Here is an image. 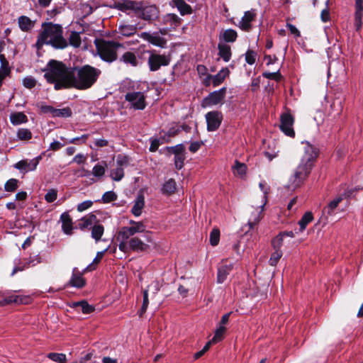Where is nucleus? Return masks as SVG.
Instances as JSON below:
<instances>
[{
    "instance_id": "9d476101",
    "label": "nucleus",
    "mask_w": 363,
    "mask_h": 363,
    "mask_svg": "<svg viewBox=\"0 0 363 363\" xmlns=\"http://www.w3.org/2000/svg\"><path fill=\"white\" fill-rule=\"evenodd\" d=\"M111 7L121 11H132L138 13L142 8V2L133 0H116Z\"/></svg>"
},
{
    "instance_id": "cd10ccee",
    "label": "nucleus",
    "mask_w": 363,
    "mask_h": 363,
    "mask_svg": "<svg viewBox=\"0 0 363 363\" xmlns=\"http://www.w3.org/2000/svg\"><path fill=\"white\" fill-rule=\"evenodd\" d=\"M10 121L13 125H18L26 123L28 121V117L23 112H16L10 114Z\"/></svg>"
},
{
    "instance_id": "9b49d317",
    "label": "nucleus",
    "mask_w": 363,
    "mask_h": 363,
    "mask_svg": "<svg viewBox=\"0 0 363 363\" xmlns=\"http://www.w3.org/2000/svg\"><path fill=\"white\" fill-rule=\"evenodd\" d=\"M162 34L164 33L162 30L153 33L143 32L139 36L155 46L164 48L167 45V40L161 35Z\"/></svg>"
},
{
    "instance_id": "393cba45",
    "label": "nucleus",
    "mask_w": 363,
    "mask_h": 363,
    "mask_svg": "<svg viewBox=\"0 0 363 363\" xmlns=\"http://www.w3.org/2000/svg\"><path fill=\"white\" fill-rule=\"evenodd\" d=\"M218 55L225 62H228L231 58V50L228 45L219 43L218 45Z\"/></svg>"
},
{
    "instance_id": "e433bc0d",
    "label": "nucleus",
    "mask_w": 363,
    "mask_h": 363,
    "mask_svg": "<svg viewBox=\"0 0 363 363\" xmlns=\"http://www.w3.org/2000/svg\"><path fill=\"white\" fill-rule=\"evenodd\" d=\"M73 307L74 308H80L82 313L84 314L91 313L94 310V307L89 305L86 301H82L79 302H75L73 303Z\"/></svg>"
},
{
    "instance_id": "de8ad7c7",
    "label": "nucleus",
    "mask_w": 363,
    "mask_h": 363,
    "mask_svg": "<svg viewBox=\"0 0 363 363\" xmlns=\"http://www.w3.org/2000/svg\"><path fill=\"white\" fill-rule=\"evenodd\" d=\"M17 137L20 140H29L32 137L31 132L27 128H19L17 132Z\"/></svg>"
},
{
    "instance_id": "a18cd8bd",
    "label": "nucleus",
    "mask_w": 363,
    "mask_h": 363,
    "mask_svg": "<svg viewBox=\"0 0 363 363\" xmlns=\"http://www.w3.org/2000/svg\"><path fill=\"white\" fill-rule=\"evenodd\" d=\"M281 257V250H274V252L272 254L271 257L269 260V264L271 266H276Z\"/></svg>"
},
{
    "instance_id": "c03bdc74",
    "label": "nucleus",
    "mask_w": 363,
    "mask_h": 363,
    "mask_svg": "<svg viewBox=\"0 0 363 363\" xmlns=\"http://www.w3.org/2000/svg\"><path fill=\"white\" fill-rule=\"evenodd\" d=\"M48 357L51 360L59 362V363H65L66 361V355L64 354L59 353H49Z\"/></svg>"
},
{
    "instance_id": "6e6552de",
    "label": "nucleus",
    "mask_w": 363,
    "mask_h": 363,
    "mask_svg": "<svg viewBox=\"0 0 363 363\" xmlns=\"http://www.w3.org/2000/svg\"><path fill=\"white\" fill-rule=\"evenodd\" d=\"M143 236L144 240H142L138 236H132L129 238L130 250L135 252H144L149 247V243L152 242L151 233L149 231L145 232Z\"/></svg>"
},
{
    "instance_id": "6ab92c4d",
    "label": "nucleus",
    "mask_w": 363,
    "mask_h": 363,
    "mask_svg": "<svg viewBox=\"0 0 363 363\" xmlns=\"http://www.w3.org/2000/svg\"><path fill=\"white\" fill-rule=\"evenodd\" d=\"M62 222V230L66 235H72V220L67 212L63 213L60 216Z\"/></svg>"
},
{
    "instance_id": "4be33fe9",
    "label": "nucleus",
    "mask_w": 363,
    "mask_h": 363,
    "mask_svg": "<svg viewBox=\"0 0 363 363\" xmlns=\"http://www.w3.org/2000/svg\"><path fill=\"white\" fill-rule=\"evenodd\" d=\"M106 162L96 164L91 171V175H93L96 179H91L93 182L100 180L104 176L106 172Z\"/></svg>"
},
{
    "instance_id": "20e7f679",
    "label": "nucleus",
    "mask_w": 363,
    "mask_h": 363,
    "mask_svg": "<svg viewBox=\"0 0 363 363\" xmlns=\"http://www.w3.org/2000/svg\"><path fill=\"white\" fill-rule=\"evenodd\" d=\"M119 46V44L113 41L102 40L96 43L97 52L101 60L112 62L117 58L116 50Z\"/></svg>"
},
{
    "instance_id": "79ce46f5",
    "label": "nucleus",
    "mask_w": 363,
    "mask_h": 363,
    "mask_svg": "<svg viewBox=\"0 0 363 363\" xmlns=\"http://www.w3.org/2000/svg\"><path fill=\"white\" fill-rule=\"evenodd\" d=\"M72 116V111L69 107L57 109L55 108L52 117L68 118Z\"/></svg>"
},
{
    "instance_id": "37998d69",
    "label": "nucleus",
    "mask_w": 363,
    "mask_h": 363,
    "mask_svg": "<svg viewBox=\"0 0 363 363\" xmlns=\"http://www.w3.org/2000/svg\"><path fill=\"white\" fill-rule=\"evenodd\" d=\"M226 328L223 325H219L216 330L215 335L212 338V342L216 343L223 339V335L225 334Z\"/></svg>"
},
{
    "instance_id": "a211bd4d",
    "label": "nucleus",
    "mask_w": 363,
    "mask_h": 363,
    "mask_svg": "<svg viewBox=\"0 0 363 363\" xmlns=\"http://www.w3.org/2000/svg\"><path fill=\"white\" fill-rule=\"evenodd\" d=\"M233 268V264L232 263L229 264H222L218 268V274H217V281L219 284L223 283L230 272L232 271Z\"/></svg>"
},
{
    "instance_id": "bb28decb",
    "label": "nucleus",
    "mask_w": 363,
    "mask_h": 363,
    "mask_svg": "<svg viewBox=\"0 0 363 363\" xmlns=\"http://www.w3.org/2000/svg\"><path fill=\"white\" fill-rule=\"evenodd\" d=\"M121 61L132 67H136L138 65L137 56L131 52H125L121 57Z\"/></svg>"
},
{
    "instance_id": "5fc2aeb1",
    "label": "nucleus",
    "mask_w": 363,
    "mask_h": 363,
    "mask_svg": "<svg viewBox=\"0 0 363 363\" xmlns=\"http://www.w3.org/2000/svg\"><path fill=\"white\" fill-rule=\"evenodd\" d=\"M116 199V194L112 191H106L102 196V201L104 203H109L115 201Z\"/></svg>"
},
{
    "instance_id": "69168bd1",
    "label": "nucleus",
    "mask_w": 363,
    "mask_h": 363,
    "mask_svg": "<svg viewBox=\"0 0 363 363\" xmlns=\"http://www.w3.org/2000/svg\"><path fill=\"white\" fill-rule=\"evenodd\" d=\"M41 110V111L44 113H50L52 116H53L54 111L55 108L52 106L41 104L38 106Z\"/></svg>"
},
{
    "instance_id": "338daca9",
    "label": "nucleus",
    "mask_w": 363,
    "mask_h": 363,
    "mask_svg": "<svg viewBox=\"0 0 363 363\" xmlns=\"http://www.w3.org/2000/svg\"><path fill=\"white\" fill-rule=\"evenodd\" d=\"M94 144L95 147H104L108 145V141L104 138H96L94 140Z\"/></svg>"
},
{
    "instance_id": "680f3d73",
    "label": "nucleus",
    "mask_w": 363,
    "mask_h": 363,
    "mask_svg": "<svg viewBox=\"0 0 363 363\" xmlns=\"http://www.w3.org/2000/svg\"><path fill=\"white\" fill-rule=\"evenodd\" d=\"M92 205H93V201H91L90 200L84 201L78 204L77 211L79 212L84 211L87 210L88 208H89Z\"/></svg>"
},
{
    "instance_id": "4468645a",
    "label": "nucleus",
    "mask_w": 363,
    "mask_h": 363,
    "mask_svg": "<svg viewBox=\"0 0 363 363\" xmlns=\"http://www.w3.org/2000/svg\"><path fill=\"white\" fill-rule=\"evenodd\" d=\"M41 160V156H38L32 160H23L16 163L14 167L23 173L34 171Z\"/></svg>"
},
{
    "instance_id": "2f4dec72",
    "label": "nucleus",
    "mask_w": 363,
    "mask_h": 363,
    "mask_svg": "<svg viewBox=\"0 0 363 363\" xmlns=\"http://www.w3.org/2000/svg\"><path fill=\"white\" fill-rule=\"evenodd\" d=\"M172 3L177 8L182 16L191 13V6L184 0H173Z\"/></svg>"
},
{
    "instance_id": "ea45409f",
    "label": "nucleus",
    "mask_w": 363,
    "mask_h": 363,
    "mask_svg": "<svg viewBox=\"0 0 363 363\" xmlns=\"http://www.w3.org/2000/svg\"><path fill=\"white\" fill-rule=\"evenodd\" d=\"M259 186L261 189V191L263 192V196H262V203L261 204V209L259 210V213H261L262 211H264V207L267 203V194L269 193V186H267V184L264 182H262L259 183Z\"/></svg>"
},
{
    "instance_id": "1a4fd4ad",
    "label": "nucleus",
    "mask_w": 363,
    "mask_h": 363,
    "mask_svg": "<svg viewBox=\"0 0 363 363\" xmlns=\"http://www.w3.org/2000/svg\"><path fill=\"white\" fill-rule=\"evenodd\" d=\"M130 226H124L121 228V236L125 239L130 238L135 235L136 233H141L146 232V226L142 221H135L130 220L129 221Z\"/></svg>"
},
{
    "instance_id": "58836bf2",
    "label": "nucleus",
    "mask_w": 363,
    "mask_h": 363,
    "mask_svg": "<svg viewBox=\"0 0 363 363\" xmlns=\"http://www.w3.org/2000/svg\"><path fill=\"white\" fill-rule=\"evenodd\" d=\"M118 240H119L118 248L121 251L123 252H127L130 250V245L129 242V238L125 239L121 236V232H118Z\"/></svg>"
},
{
    "instance_id": "c9c22d12",
    "label": "nucleus",
    "mask_w": 363,
    "mask_h": 363,
    "mask_svg": "<svg viewBox=\"0 0 363 363\" xmlns=\"http://www.w3.org/2000/svg\"><path fill=\"white\" fill-rule=\"evenodd\" d=\"M233 174L236 176L242 177L246 174L247 166L244 163H241L236 160L233 166Z\"/></svg>"
},
{
    "instance_id": "423d86ee",
    "label": "nucleus",
    "mask_w": 363,
    "mask_h": 363,
    "mask_svg": "<svg viewBox=\"0 0 363 363\" xmlns=\"http://www.w3.org/2000/svg\"><path fill=\"white\" fill-rule=\"evenodd\" d=\"M125 99L135 110H143L146 107L145 96L143 91H129L125 95Z\"/></svg>"
},
{
    "instance_id": "a878e982",
    "label": "nucleus",
    "mask_w": 363,
    "mask_h": 363,
    "mask_svg": "<svg viewBox=\"0 0 363 363\" xmlns=\"http://www.w3.org/2000/svg\"><path fill=\"white\" fill-rule=\"evenodd\" d=\"M177 189L176 182L173 179H169L166 181L161 189V192L164 195H171L174 194Z\"/></svg>"
},
{
    "instance_id": "39448f33",
    "label": "nucleus",
    "mask_w": 363,
    "mask_h": 363,
    "mask_svg": "<svg viewBox=\"0 0 363 363\" xmlns=\"http://www.w3.org/2000/svg\"><path fill=\"white\" fill-rule=\"evenodd\" d=\"M130 159L124 155L116 157V164L110 171V177L116 182L121 181L124 177V169L129 165Z\"/></svg>"
},
{
    "instance_id": "603ef678",
    "label": "nucleus",
    "mask_w": 363,
    "mask_h": 363,
    "mask_svg": "<svg viewBox=\"0 0 363 363\" xmlns=\"http://www.w3.org/2000/svg\"><path fill=\"white\" fill-rule=\"evenodd\" d=\"M57 191L55 189H50L45 195V199L48 203H52L57 199Z\"/></svg>"
},
{
    "instance_id": "7c9ffc66",
    "label": "nucleus",
    "mask_w": 363,
    "mask_h": 363,
    "mask_svg": "<svg viewBox=\"0 0 363 363\" xmlns=\"http://www.w3.org/2000/svg\"><path fill=\"white\" fill-rule=\"evenodd\" d=\"M96 220V216L89 214L87 216L82 218L79 223L78 225L81 230H85L91 228L94 225V223Z\"/></svg>"
},
{
    "instance_id": "aec40b11",
    "label": "nucleus",
    "mask_w": 363,
    "mask_h": 363,
    "mask_svg": "<svg viewBox=\"0 0 363 363\" xmlns=\"http://www.w3.org/2000/svg\"><path fill=\"white\" fill-rule=\"evenodd\" d=\"M69 284L71 286L78 289L82 288L85 285V280L77 268L73 269Z\"/></svg>"
},
{
    "instance_id": "5701e85b",
    "label": "nucleus",
    "mask_w": 363,
    "mask_h": 363,
    "mask_svg": "<svg viewBox=\"0 0 363 363\" xmlns=\"http://www.w3.org/2000/svg\"><path fill=\"white\" fill-rule=\"evenodd\" d=\"M138 30L137 25L121 24L118 33L123 36L129 37L134 35Z\"/></svg>"
},
{
    "instance_id": "4d7b16f0",
    "label": "nucleus",
    "mask_w": 363,
    "mask_h": 363,
    "mask_svg": "<svg viewBox=\"0 0 363 363\" xmlns=\"http://www.w3.org/2000/svg\"><path fill=\"white\" fill-rule=\"evenodd\" d=\"M165 21L170 22L173 26H177L179 24L180 18L174 13H169L165 16Z\"/></svg>"
},
{
    "instance_id": "4c0bfd02",
    "label": "nucleus",
    "mask_w": 363,
    "mask_h": 363,
    "mask_svg": "<svg viewBox=\"0 0 363 363\" xmlns=\"http://www.w3.org/2000/svg\"><path fill=\"white\" fill-rule=\"evenodd\" d=\"M313 214L311 212H306L298 221V225H300V230H304L307 225L309 223H311L313 220Z\"/></svg>"
},
{
    "instance_id": "3c124183",
    "label": "nucleus",
    "mask_w": 363,
    "mask_h": 363,
    "mask_svg": "<svg viewBox=\"0 0 363 363\" xmlns=\"http://www.w3.org/2000/svg\"><path fill=\"white\" fill-rule=\"evenodd\" d=\"M220 238V231L218 229H213L210 233V242L213 246L218 244Z\"/></svg>"
},
{
    "instance_id": "0e129e2a",
    "label": "nucleus",
    "mask_w": 363,
    "mask_h": 363,
    "mask_svg": "<svg viewBox=\"0 0 363 363\" xmlns=\"http://www.w3.org/2000/svg\"><path fill=\"white\" fill-rule=\"evenodd\" d=\"M87 135H82L81 137L73 138L67 140V143H72V144H79V142L81 141L82 143H84L86 140L87 139Z\"/></svg>"
},
{
    "instance_id": "13d9d810",
    "label": "nucleus",
    "mask_w": 363,
    "mask_h": 363,
    "mask_svg": "<svg viewBox=\"0 0 363 363\" xmlns=\"http://www.w3.org/2000/svg\"><path fill=\"white\" fill-rule=\"evenodd\" d=\"M262 76L266 79H274L276 81H279L281 79V74H280L279 70H277V72H266L262 74Z\"/></svg>"
},
{
    "instance_id": "6e6d98bb",
    "label": "nucleus",
    "mask_w": 363,
    "mask_h": 363,
    "mask_svg": "<svg viewBox=\"0 0 363 363\" xmlns=\"http://www.w3.org/2000/svg\"><path fill=\"white\" fill-rule=\"evenodd\" d=\"M256 57L257 53L255 51L248 50L245 53V61L247 64L252 65L255 64L256 61Z\"/></svg>"
},
{
    "instance_id": "f8f14e48",
    "label": "nucleus",
    "mask_w": 363,
    "mask_h": 363,
    "mask_svg": "<svg viewBox=\"0 0 363 363\" xmlns=\"http://www.w3.org/2000/svg\"><path fill=\"white\" fill-rule=\"evenodd\" d=\"M225 87H223L219 90L211 92L203 99L202 106L210 107L218 104L225 98Z\"/></svg>"
},
{
    "instance_id": "09e8293b",
    "label": "nucleus",
    "mask_w": 363,
    "mask_h": 363,
    "mask_svg": "<svg viewBox=\"0 0 363 363\" xmlns=\"http://www.w3.org/2000/svg\"><path fill=\"white\" fill-rule=\"evenodd\" d=\"M22 84L26 88L32 89L35 86L37 81L34 77L28 76L23 79Z\"/></svg>"
},
{
    "instance_id": "49530a36",
    "label": "nucleus",
    "mask_w": 363,
    "mask_h": 363,
    "mask_svg": "<svg viewBox=\"0 0 363 363\" xmlns=\"http://www.w3.org/2000/svg\"><path fill=\"white\" fill-rule=\"evenodd\" d=\"M18 181L16 179H9L4 185L5 190L9 192L14 191L18 187Z\"/></svg>"
},
{
    "instance_id": "a19ab883",
    "label": "nucleus",
    "mask_w": 363,
    "mask_h": 363,
    "mask_svg": "<svg viewBox=\"0 0 363 363\" xmlns=\"http://www.w3.org/2000/svg\"><path fill=\"white\" fill-rule=\"evenodd\" d=\"M69 43L70 45L74 48H79L82 43L79 33L72 31L69 38Z\"/></svg>"
},
{
    "instance_id": "bf43d9fd",
    "label": "nucleus",
    "mask_w": 363,
    "mask_h": 363,
    "mask_svg": "<svg viewBox=\"0 0 363 363\" xmlns=\"http://www.w3.org/2000/svg\"><path fill=\"white\" fill-rule=\"evenodd\" d=\"M148 304H149L148 291L144 290L143 305H142V307L140 309V315H142L146 311Z\"/></svg>"
},
{
    "instance_id": "0eeeda50",
    "label": "nucleus",
    "mask_w": 363,
    "mask_h": 363,
    "mask_svg": "<svg viewBox=\"0 0 363 363\" xmlns=\"http://www.w3.org/2000/svg\"><path fill=\"white\" fill-rule=\"evenodd\" d=\"M150 56L148 57L147 64L150 70L155 72L160 69L162 66H167L171 60L169 55H160L155 53V51H149Z\"/></svg>"
},
{
    "instance_id": "ddd939ff",
    "label": "nucleus",
    "mask_w": 363,
    "mask_h": 363,
    "mask_svg": "<svg viewBox=\"0 0 363 363\" xmlns=\"http://www.w3.org/2000/svg\"><path fill=\"white\" fill-rule=\"evenodd\" d=\"M206 121L207 123L208 131L213 132L216 130L220 125L223 115L218 111H209L206 114Z\"/></svg>"
},
{
    "instance_id": "c85d7f7f",
    "label": "nucleus",
    "mask_w": 363,
    "mask_h": 363,
    "mask_svg": "<svg viewBox=\"0 0 363 363\" xmlns=\"http://www.w3.org/2000/svg\"><path fill=\"white\" fill-rule=\"evenodd\" d=\"M230 74V71L228 67L222 68L218 73L212 77V82L214 86H218L221 84L226 77Z\"/></svg>"
},
{
    "instance_id": "774afa93",
    "label": "nucleus",
    "mask_w": 363,
    "mask_h": 363,
    "mask_svg": "<svg viewBox=\"0 0 363 363\" xmlns=\"http://www.w3.org/2000/svg\"><path fill=\"white\" fill-rule=\"evenodd\" d=\"M355 14L363 15V0H355Z\"/></svg>"
},
{
    "instance_id": "dca6fc26",
    "label": "nucleus",
    "mask_w": 363,
    "mask_h": 363,
    "mask_svg": "<svg viewBox=\"0 0 363 363\" xmlns=\"http://www.w3.org/2000/svg\"><path fill=\"white\" fill-rule=\"evenodd\" d=\"M138 13L143 19L149 21H155L159 15L158 9L155 5L143 6L142 4V8Z\"/></svg>"
},
{
    "instance_id": "864d4df0",
    "label": "nucleus",
    "mask_w": 363,
    "mask_h": 363,
    "mask_svg": "<svg viewBox=\"0 0 363 363\" xmlns=\"http://www.w3.org/2000/svg\"><path fill=\"white\" fill-rule=\"evenodd\" d=\"M185 160L184 154H177L174 155V164L177 169H181L184 167Z\"/></svg>"
},
{
    "instance_id": "b1692460",
    "label": "nucleus",
    "mask_w": 363,
    "mask_h": 363,
    "mask_svg": "<svg viewBox=\"0 0 363 363\" xmlns=\"http://www.w3.org/2000/svg\"><path fill=\"white\" fill-rule=\"evenodd\" d=\"M237 38V32L231 28L222 31L220 35V40H223L225 43H234Z\"/></svg>"
},
{
    "instance_id": "f257e3e1",
    "label": "nucleus",
    "mask_w": 363,
    "mask_h": 363,
    "mask_svg": "<svg viewBox=\"0 0 363 363\" xmlns=\"http://www.w3.org/2000/svg\"><path fill=\"white\" fill-rule=\"evenodd\" d=\"M100 74V69L90 65L71 67L52 60L47 65L44 77L54 84L55 90L69 88L86 90L96 83Z\"/></svg>"
},
{
    "instance_id": "7ed1b4c3",
    "label": "nucleus",
    "mask_w": 363,
    "mask_h": 363,
    "mask_svg": "<svg viewBox=\"0 0 363 363\" xmlns=\"http://www.w3.org/2000/svg\"><path fill=\"white\" fill-rule=\"evenodd\" d=\"M63 29L60 25L52 23L43 24V30L39 35L36 46L41 48L44 44L50 45L56 49H64L68 43L63 35Z\"/></svg>"
},
{
    "instance_id": "2eb2a0df",
    "label": "nucleus",
    "mask_w": 363,
    "mask_h": 363,
    "mask_svg": "<svg viewBox=\"0 0 363 363\" xmlns=\"http://www.w3.org/2000/svg\"><path fill=\"white\" fill-rule=\"evenodd\" d=\"M294 118L291 115L284 113L281 116L280 129L285 135L290 137H294L295 135L294 128Z\"/></svg>"
},
{
    "instance_id": "e2e57ef3",
    "label": "nucleus",
    "mask_w": 363,
    "mask_h": 363,
    "mask_svg": "<svg viewBox=\"0 0 363 363\" xmlns=\"http://www.w3.org/2000/svg\"><path fill=\"white\" fill-rule=\"evenodd\" d=\"M168 150L172 152L174 155L177 154H184V147L182 144H179L175 146L168 147Z\"/></svg>"
},
{
    "instance_id": "052dcab7",
    "label": "nucleus",
    "mask_w": 363,
    "mask_h": 363,
    "mask_svg": "<svg viewBox=\"0 0 363 363\" xmlns=\"http://www.w3.org/2000/svg\"><path fill=\"white\" fill-rule=\"evenodd\" d=\"M106 250L97 252L96 257L93 260V262L87 266V267H86L87 270L91 271L94 269V267H93L94 264H96L100 262V260L102 259Z\"/></svg>"
},
{
    "instance_id": "c756f323",
    "label": "nucleus",
    "mask_w": 363,
    "mask_h": 363,
    "mask_svg": "<svg viewBox=\"0 0 363 363\" xmlns=\"http://www.w3.org/2000/svg\"><path fill=\"white\" fill-rule=\"evenodd\" d=\"M145 205V199L143 195H139L135 201L131 212L135 216L141 215L142 209Z\"/></svg>"
},
{
    "instance_id": "72a5a7b5",
    "label": "nucleus",
    "mask_w": 363,
    "mask_h": 363,
    "mask_svg": "<svg viewBox=\"0 0 363 363\" xmlns=\"http://www.w3.org/2000/svg\"><path fill=\"white\" fill-rule=\"evenodd\" d=\"M104 232V228L101 224H94L91 227V238L94 239L96 242H99L101 240Z\"/></svg>"
},
{
    "instance_id": "f3484780",
    "label": "nucleus",
    "mask_w": 363,
    "mask_h": 363,
    "mask_svg": "<svg viewBox=\"0 0 363 363\" xmlns=\"http://www.w3.org/2000/svg\"><path fill=\"white\" fill-rule=\"evenodd\" d=\"M256 17L255 10L245 11L244 16L240 20L237 26L244 31H250L252 28V22Z\"/></svg>"
},
{
    "instance_id": "8fccbe9b",
    "label": "nucleus",
    "mask_w": 363,
    "mask_h": 363,
    "mask_svg": "<svg viewBox=\"0 0 363 363\" xmlns=\"http://www.w3.org/2000/svg\"><path fill=\"white\" fill-rule=\"evenodd\" d=\"M284 234H279L272 241V245L274 250H281V247L283 243Z\"/></svg>"
},
{
    "instance_id": "473e14b6",
    "label": "nucleus",
    "mask_w": 363,
    "mask_h": 363,
    "mask_svg": "<svg viewBox=\"0 0 363 363\" xmlns=\"http://www.w3.org/2000/svg\"><path fill=\"white\" fill-rule=\"evenodd\" d=\"M261 209V205L257 206L255 211L252 213L251 217L248 220L247 225L250 229H252L255 225H256L259 220H261V215L263 211L259 213V210Z\"/></svg>"
},
{
    "instance_id": "f03ea898",
    "label": "nucleus",
    "mask_w": 363,
    "mask_h": 363,
    "mask_svg": "<svg viewBox=\"0 0 363 363\" xmlns=\"http://www.w3.org/2000/svg\"><path fill=\"white\" fill-rule=\"evenodd\" d=\"M304 153L294 174L289 179V188L299 186L310 174L313 162L318 155V149L308 141L302 142Z\"/></svg>"
},
{
    "instance_id": "412c9836",
    "label": "nucleus",
    "mask_w": 363,
    "mask_h": 363,
    "mask_svg": "<svg viewBox=\"0 0 363 363\" xmlns=\"http://www.w3.org/2000/svg\"><path fill=\"white\" fill-rule=\"evenodd\" d=\"M18 23L20 29L23 32L31 30L35 25V22L26 16H21L18 18Z\"/></svg>"
},
{
    "instance_id": "f704fd0d",
    "label": "nucleus",
    "mask_w": 363,
    "mask_h": 363,
    "mask_svg": "<svg viewBox=\"0 0 363 363\" xmlns=\"http://www.w3.org/2000/svg\"><path fill=\"white\" fill-rule=\"evenodd\" d=\"M342 200V198L341 196H339L333 201H331L328 205L324 208L323 213H326L328 215H333L334 213V211L337 207L338 204L340 203V201Z\"/></svg>"
}]
</instances>
